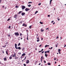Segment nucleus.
Here are the masks:
<instances>
[{"label":"nucleus","instance_id":"48","mask_svg":"<svg viewBox=\"0 0 66 66\" xmlns=\"http://www.w3.org/2000/svg\"><path fill=\"white\" fill-rule=\"evenodd\" d=\"M42 46V45H39V47H41V46Z\"/></svg>","mask_w":66,"mask_h":66},{"label":"nucleus","instance_id":"24","mask_svg":"<svg viewBox=\"0 0 66 66\" xmlns=\"http://www.w3.org/2000/svg\"><path fill=\"white\" fill-rule=\"evenodd\" d=\"M22 21H20L19 23H19H22Z\"/></svg>","mask_w":66,"mask_h":66},{"label":"nucleus","instance_id":"41","mask_svg":"<svg viewBox=\"0 0 66 66\" xmlns=\"http://www.w3.org/2000/svg\"><path fill=\"white\" fill-rule=\"evenodd\" d=\"M9 29H10V28H11V26H9Z\"/></svg>","mask_w":66,"mask_h":66},{"label":"nucleus","instance_id":"25","mask_svg":"<svg viewBox=\"0 0 66 66\" xmlns=\"http://www.w3.org/2000/svg\"><path fill=\"white\" fill-rule=\"evenodd\" d=\"M58 52H60L61 51V50L59 49L58 50Z\"/></svg>","mask_w":66,"mask_h":66},{"label":"nucleus","instance_id":"50","mask_svg":"<svg viewBox=\"0 0 66 66\" xmlns=\"http://www.w3.org/2000/svg\"><path fill=\"white\" fill-rule=\"evenodd\" d=\"M59 38V37H56V38L57 39V38Z\"/></svg>","mask_w":66,"mask_h":66},{"label":"nucleus","instance_id":"6","mask_svg":"<svg viewBox=\"0 0 66 66\" xmlns=\"http://www.w3.org/2000/svg\"><path fill=\"white\" fill-rule=\"evenodd\" d=\"M26 14V13L24 12H23L22 13L21 15L22 16H23V15H24Z\"/></svg>","mask_w":66,"mask_h":66},{"label":"nucleus","instance_id":"62","mask_svg":"<svg viewBox=\"0 0 66 66\" xmlns=\"http://www.w3.org/2000/svg\"><path fill=\"white\" fill-rule=\"evenodd\" d=\"M3 53H4V51H3Z\"/></svg>","mask_w":66,"mask_h":66},{"label":"nucleus","instance_id":"59","mask_svg":"<svg viewBox=\"0 0 66 66\" xmlns=\"http://www.w3.org/2000/svg\"><path fill=\"white\" fill-rule=\"evenodd\" d=\"M56 62H55V64H56Z\"/></svg>","mask_w":66,"mask_h":66},{"label":"nucleus","instance_id":"20","mask_svg":"<svg viewBox=\"0 0 66 66\" xmlns=\"http://www.w3.org/2000/svg\"><path fill=\"white\" fill-rule=\"evenodd\" d=\"M53 48V47H51V48H49V49H50V50H51V49H52Z\"/></svg>","mask_w":66,"mask_h":66},{"label":"nucleus","instance_id":"58","mask_svg":"<svg viewBox=\"0 0 66 66\" xmlns=\"http://www.w3.org/2000/svg\"><path fill=\"white\" fill-rule=\"evenodd\" d=\"M6 45H5L4 46V47H6Z\"/></svg>","mask_w":66,"mask_h":66},{"label":"nucleus","instance_id":"37","mask_svg":"<svg viewBox=\"0 0 66 66\" xmlns=\"http://www.w3.org/2000/svg\"><path fill=\"white\" fill-rule=\"evenodd\" d=\"M14 18H17V16H14Z\"/></svg>","mask_w":66,"mask_h":66},{"label":"nucleus","instance_id":"23","mask_svg":"<svg viewBox=\"0 0 66 66\" xmlns=\"http://www.w3.org/2000/svg\"><path fill=\"white\" fill-rule=\"evenodd\" d=\"M15 7L16 8H18L19 7H18V6H17V5H16L15 6Z\"/></svg>","mask_w":66,"mask_h":66},{"label":"nucleus","instance_id":"10","mask_svg":"<svg viewBox=\"0 0 66 66\" xmlns=\"http://www.w3.org/2000/svg\"><path fill=\"white\" fill-rule=\"evenodd\" d=\"M14 59L15 60H18V57L17 56L16 57L14 58Z\"/></svg>","mask_w":66,"mask_h":66},{"label":"nucleus","instance_id":"54","mask_svg":"<svg viewBox=\"0 0 66 66\" xmlns=\"http://www.w3.org/2000/svg\"><path fill=\"white\" fill-rule=\"evenodd\" d=\"M44 50V49H42V50H41V51H43Z\"/></svg>","mask_w":66,"mask_h":66},{"label":"nucleus","instance_id":"7","mask_svg":"<svg viewBox=\"0 0 66 66\" xmlns=\"http://www.w3.org/2000/svg\"><path fill=\"white\" fill-rule=\"evenodd\" d=\"M22 26H25V27H27V25L24 23H23V24L22 25Z\"/></svg>","mask_w":66,"mask_h":66},{"label":"nucleus","instance_id":"4","mask_svg":"<svg viewBox=\"0 0 66 66\" xmlns=\"http://www.w3.org/2000/svg\"><path fill=\"white\" fill-rule=\"evenodd\" d=\"M29 60H27L26 62V64H29Z\"/></svg>","mask_w":66,"mask_h":66},{"label":"nucleus","instance_id":"8","mask_svg":"<svg viewBox=\"0 0 66 66\" xmlns=\"http://www.w3.org/2000/svg\"><path fill=\"white\" fill-rule=\"evenodd\" d=\"M52 0H50V6H51V2H52Z\"/></svg>","mask_w":66,"mask_h":66},{"label":"nucleus","instance_id":"49","mask_svg":"<svg viewBox=\"0 0 66 66\" xmlns=\"http://www.w3.org/2000/svg\"><path fill=\"white\" fill-rule=\"evenodd\" d=\"M59 19V18H57V19H58V20L59 21V20H60V19Z\"/></svg>","mask_w":66,"mask_h":66},{"label":"nucleus","instance_id":"27","mask_svg":"<svg viewBox=\"0 0 66 66\" xmlns=\"http://www.w3.org/2000/svg\"><path fill=\"white\" fill-rule=\"evenodd\" d=\"M31 6V5L29 4L28 5V6L29 7H30V6Z\"/></svg>","mask_w":66,"mask_h":66},{"label":"nucleus","instance_id":"38","mask_svg":"<svg viewBox=\"0 0 66 66\" xmlns=\"http://www.w3.org/2000/svg\"><path fill=\"white\" fill-rule=\"evenodd\" d=\"M10 20V18H9L8 19L7 21H9V20Z\"/></svg>","mask_w":66,"mask_h":66},{"label":"nucleus","instance_id":"12","mask_svg":"<svg viewBox=\"0 0 66 66\" xmlns=\"http://www.w3.org/2000/svg\"><path fill=\"white\" fill-rule=\"evenodd\" d=\"M18 49L19 50H21V48L20 47H19L18 48Z\"/></svg>","mask_w":66,"mask_h":66},{"label":"nucleus","instance_id":"51","mask_svg":"<svg viewBox=\"0 0 66 66\" xmlns=\"http://www.w3.org/2000/svg\"><path fill=\"white\" fill-rule=\"evenodd\" d=\"M65 46H66V45H64V47H65Z\"/></svg>","mask_w":66,"mask_h":66},{"label":"nucleus","instance_id":"15","mask_svg":"<svg viewBox=\"0 0 66 66\" xmlns=\"http://www.w3.org/2000/svg\"><path fill=\"white\" fill-rule=\"evenodd\" d=\"M41 32H44V29H42V28H41Z\"/></svg>","mask_w":66,"mask_h":66},{"label":"nucleus","instance_id":"32","mask_svg":"<svg viewBox=\"0 0 66 66\" xmlns=\"http://www.w3.org/2000/svg\"><path fill=\"white\" fill-rule=\"evenodd\" d=\"M40 24H43V23L41 22H40Z\"/></svg>","mask_w":66,"mask_h":66},{"label":"nucleus","instance_id":"14","mask_svg":"<svg viewBox=\"0 0 66 66\" xmlns=\"http://www.w3.org/2000/svg\"><path fill=\"white\" fill-rule=\"evenodd\" d=\"M4 60L5 61H7V59L6 58H4Z\"/></svg>","mask_w":66,"mask_h":66},{"label":"nucleus","instance_id":"31","mask_svg":"<svg viewBox=\"0 0 66 66\" xmlns=\"http://www.w3.org/2000/svg\"><path fill=\"white\" fill-rule=\"evenodd\" d=\"M38 5H41V3H40L39 4H38Z\"/></svg>","mask_w":66,"mask_h":66},{"label":"nucleus","instance_id":"17","mask_svg":"<svg viewBox=\"0 0 66 66\" xmlns=\"http://www.w3.org/2000/svg\"><path fill=\"white\" fill-rule=\"evenodd\" d=\"M38 12L37 11H36L35 13V14H36L37 13H38Z\"/></svg>","mask_w":66,"mask_h":66},{"label":"nucleus","instance_id":"57","mask_svg":"<svg viewBox=\"0 0 66 66\" xmlns=\"http://www.w3.org/2000/svg\"><path fill=\"white\" fill-rule=\"evenodd\" d=\"M41 39L42 40H43V38H42Z\"/></svg>","mask_w":66,"mask_h":66},{"label":"nucleus","instance_id":"46","mask_svg":"<svg viewBox=\"0 0 66 66\" xmlns=\"http://www.w3.org/2000/svg\"><path fill=\"white\" fill-rule=\"evenodd\" d=\"M19 54H21V53H18Z\"/></svg>","mask_w":66,"mask_h":66},{"label":"nucleus","instance_id":"18","mask_svg":"<svg viewBox=\"0 0 66 66\" xmlns=\"http://www.w3.org/2000/svg\"><path fill=\"white\" fill-rule=\"evenodd\" d=\"M47 64L48 65H51V63H48Z\"/></svg>","mask_w":66,"mask_h":66},{"label":"nucleus","instance_id":"29","mask_svg":"<svg viewBox=\"0 0 66 66\" xmlns=\"http://www.w3.org/2000/svg\"><path fill=\"white\" fill-rule=\"evenodd\" d=\"M31 27H32V25H31L29 27L30 29H31Z\"/></svg>","mask_w":66,"mask_h":66},{"label":"nucleus","instance_id":"36","mask_svg":"<svg viewBox=\"0 0 66 66\" xmlns=\"http://www.w3.org/2000/svg\"><path fill=\"white\" fill-rule=\"evenodd\" d=\"M23 65L24 66H26V64H24Z\"/></svg>","mask_w":66,"mask_h":66},{"label":"nucleus","instance_id":"56","mask_svg":"<svg viewBox=\"0 0 66 66\" xmlns=\"http://www.w3.org/2000/svg\"><path fill=\"white\" fill-rule=\"evenodd\" d=\"M17 14H15V16H17Z\"/></svg>","mask_w":66,"mask_h":66},{"label":"nucleus","instance_id":"34","mask_svg":"<svg viewBox=\"0 0 66 66\" xmlns=\"http://www.w3.org/2000/svg\"><path fill=\"white\" fill-rule=\"evenodd\" d=\"M8 37H10V36H11V35H8Z\"/></svg>","mask_w":66,"mask_h":66},{"label":"nucleus","instance_id":"19","mask_svg":"<svg viewBox=\"0 0 66 66\" xmlns=\"http://www.w3.org/2000/svg\"><path fill=\"white\" fill-rule=\"evenodd\" d=\"M21 11H20L19 12L18 14H20L21 13Z\"/></svg>","mask_w":66,"mask_h":66},{"label":"nucleus","instance_id":"55","mask_svg":"<svg viewBox=\"0 0 66 66\" xmlns=\"http://www.w3.org/2000/svg\"><path fill=\"white\" fill-rule=\"evenodd\" d=\"M56 59L55 58V57H54V60H55Z\"/></svg>","mask_w":66,"mask_h":66},{"label":"nucleus","instance_id":"21","mask_svg":"<svg viewBox=\"0 0 66 66\" xmlns=\"http://www.w3.org/2000/svg\"><path fill=\"white\" fill-rule=\"evenodd\" d=\"M18 46H20V43H19Z\"/></svg>","mask_w":66,"mask_h":66},{"label":"nucleus","instance_id":"3","mask_svg":"<svg viewBox=\"0 0 66 66\" xmlns=\"http://www.w3.org/2000/svg\"><path fill=\"white\" fill-rule=\"evenodd\" d=\"M17 45L16 44H15V48L16 49H18V47H17Z\"/></svg>","mask_w":66,"mask_h":66},{"label":"nucleus","instance_id":"40","mask_svg":"<svg viewBox=\"0 0 66 66\" xmlns=\"http://www.w3.org/2000/svg\"><path fill=\"white\" fill-rule=\"evenodd\" d=\"M27 39L28 40V36H27Z\"/></svg>","mask_w":66,"mask_h":66},{"label":"nucleus","instance_id":"30","mask_svg":"<svg viewBox=\"0 0 66 66\" xmlns=\"http://www.w3.org/2000/svg\"><path fill=\"white\" fill-rule=\"evenodd\" d=\"M24 48L23 47V49H22V51H23V50H24Z\"/></svg>","mask_w":66,"mask_h":66},{"label":"nucleus","instance_id":"1","mask_svg":"<svg viewBox=\"0 0 66 66\" xmlns=\"http://www.w3.org/2000/svg\"><path fill=\"white\" fill-rule=\"evenodd\" d=\"M14 35L15 36H19V34L18 33L16 32H15L14 33Z\"/></svg>","mask_w":66,"mask_h":66},{"label":"nucleus","instance_id":"33","mask_svg":"<svg viewBox=\"0 0 66 66\" xmlns=\"http://www.w3.org/2000/svg\"><path fill=\"white\" fill-rule=\"evenodd\" d=\"M22 34H21V33L20 34V36H21V35H22Z\"/></svg>","mask_w":66,"mask_h":66},{"label":"nucleus","instance_id":"13","mask_svg":"<svg viewBox=\"0 0 66 66\" xmlns=\"http://www.w3.org/2000/svg\"><path fill=\"white\" fill-rule=\"evenodd\" d=\"M25 55H26V54L23 53V54H22V56H25Z\"/></svg>","mask_w":66,"mask_h":66},{"label":"nucleus","instance_id":"60","mask_svg":"<svg viewBox=\"0 0 66 66\" xmlns=\"http://www.w3.org/2000/svg\"><path fill=\"white\" fill-rule=\"evenodd\" d=\"M37 39H39V38L38 37V38H37Z\"/></svg>","mask_w":66,"mask_h":66},{"label":"nucleus","instance_id":"2","mask_svg":"<svg viewBox=\"0 0 66 66\" xmlns=\"http://www.w3.org/2000/svg\"><path fill=\"white\" fill-rule=\"evenodd\" d=\"M26 6H22V10H24V9H25V8H26Z\"/></svg>","mask_w":66,"mask_h":66},{"label":"nucleus","instance_id":"26","mask_svg":"<svg viewBox=\"0 0 66 66\" xmlns=\"http://www.w3.org/2000/svg\"><path fill=\"white\" fill-rule=\"evenodd\" d=\"M6 52L7 54V55H8V53L7 52V51H6Z\"/></svg>","mask_w":66,"mask_h":66},{"label":"nucleus","instance_id":"16","mask_svg":"<svg viewBox=\"0 0 66 66\" xmlns=\"http://www.w3.org/2000/svg\"><path fill=\"white\" fill-rule=\"evenodd\" d=\"M45 56H46V57H47L48 56V54H45Z\"/></svg>","mask_w":66,"mask_h":66},{"label":"nucleus","instance_id":"22","mask_svg":"<svg viewBox=\"0 0 66 66\" xmlns=\"http://www.w3.org/2000/svg\"><path fill=\"white\" fill-rule=\"evenodd\" d=\"M32 3V2H29L28 3V4H30V3Z\"/></svg>","mask_w":66,"mask_h":66},{"label":"nucleus","instance_id":"42","mask_svg":"<svg viewBox=\"0 0 66 66\" xmlns=\"http://www.w3.org/2000/svg\"><path fill=\"white\" fill-rule=\"evenodd\" d=\"M53 22H54V21H52L51 23H53Z\"/></svg>","mask_w":66,"mask_h":66},{"label":"nucleus","instance_id":"35","mask_svg":"<svg viewBox=\"0 0 66 66\" xmlns=\"http://www.w3.org/2000/svg\"><path fill=\"white\" fill-rule=\"evenodd\" d=\"M39 39H38V40H37V42H39Z\"/></svg>","mask_w":66,"mask_h":66},{"label":"nucleus","instance_id":"61","mask_svg":"<svg viewBox=\"0 0 66 66\" xmlns=\"http://www.w3.org/2000/svg\"><path fill=\"white\" fill-rule=\"evenodd\" d=\"M40 65V63L38 64V65Z\"/></svg>","mask_w":66,"mask_h":66},{"label":"nucleus","instance_id":"64","mask_svg":"<svg viewBox=\"0 0 66 66\" xmlns=\"http://www.w3.org/2000/svg\"><path fill=\"white\" fill-rule=\"evenodd\" d=\"M41 57V58H42V59H43V56H42V57Z\"/></svg>","mask_w":66,"mask_h":66},{"label":"nucleus","instance_id":"45","mask_svg":"<svg viewBox=\"0 0 66 66\" xmlns=\"http://www.w3.org/2000/svg\"><path fill=\"white\" fill-rule=\"evenodd\" d=\"M44 63H46V62L45 61H44Z\"/></svg>","mask_w":66,"mask_h":66},{"label":"nucleus","instance_id":"5","mask_svg":"<svg viewBox=\"0 0 66 66\" xmlns=\"http://www.w3.org/2000/svg\"><path fill=\"white\" fill-rule=\"evenodd\" d=\"M25 10L26 12H28V11H29L30 10V9H28V8H26L25 9Z\"/></svg>","mask_w":66,"mask_h":66},{"label":"nucleus","instance_id":"28","mask_svg":"<svg viewBox=\"0 0 66 66\" xmlns=\"http://www.w3.org/2000/svg\"><path fill=\"white\" fill-rule=\"evenodd\" d=\"M14 56L15 57H16V54L14 53Z\"/></svg>","mask_w":66,"mask_h":66},{"label":"nucleus","instance_id":"47","mask_svg":"<svg viewBox=\"0 0 66 66\" xmlns=\"http://www.w3.org/2000/svg\"><path fill=\"white\" fill-rule=\"evenodd\" d=\"M47 16L48 17H50V15H48Z\"/></svg>","mask_w":66,"mask_h":66},{"label":"nucleus","instance_id":"52","mask_svg":"<svg viewBox=\"0 0 66 66\" xmlns=\"http://www.w3.org/2000/svg\"><path fill=\"white\" fill-rule=\"evenodd\" d=\"M41 52H42V51H39V53Z\"/></svg>","mask_w":66,"mask_h":66},{"label":"nucleus","instance_id":"53","mask_svg":"<svg viewBox=\"0 0 66 66\" xmlns=\"http://www.w3.org/2000/svg\"><path fill=\"white\" fill-rule=\"evenodd\" d=\"M12 56L13 57H14V55H13Z\"/></svg>","mask_w":66,"mask_h":66},{"label":"nucleus","instance_id":"39","mask_svg":"<svg viewBox=\"0 0 66 66\" xmlns=\"http://www.w3.org/2000/svg\"><path fill=\"white\" fill-rule=\"evenodd\" d=\"M43 53H44V51H42V54H43Z\"/></svg>","mask_w":66,"mask_h":66},{"label":"nucleus","instance_id":"44","mask_svg":"<svg viewBox=\"0 0 66 66\" xmlns=\"http://www.w3.org/2000/svg\"><path fill=\"white\" fill-rule=\"evenodd\" d=\"M47 51H45V53H47Z\"/></svg>","mask_w":66,"mask_h":66},{"label":"nucleus","instance_id":"63","mask_svg":"<svg viewBox=\"0 0 66 66\" xmlns=\"http://www.w3.org/2000/svg\"><path fill=\"white\" fill-rule=\"evenodd\" d=\"M26 31L27 32H28V30H26Z\"/></svg>","mask_w":66,"mask_h":66},{"label":"nucleus","instance_id":"43","mask_svg":"<svg viewBox=\"0 0 66 66\" xmlns=\"http://www.w3.org/2000/svg\"><path fill=\"white\" fill-rule=\"evenodd\" d=\"M47 53H49V51H47Z\"/></svg>","mask_w":66,"mask_h":66},{"label":"nucleus","instance_id":"9","mask_svg":"<svg viewBox=\"0 0 66 66\" xmlns=\"http://www.w3.org/2000/svg\"><path fill=\"white\" fill-rule=\"evenodd\" d=\"M12 55H11L9 57V59L10 60H11V59H12Z\"/></svg>","mask_w":66,"mask_h":66},{"label":"nucleus","instance_id":"11","mask_svg":"<svg viewBox=\"0 0 66 66\" xmlns=\"http://www.w3.org/2000/svg\"><path fill=\"white\" fill-rule=\"evenodd\" d=\"M49 47V45H46L45 46V48H46V47Z\"/></svg>","mask_w":66,"mask_h":66}]
</instances>
